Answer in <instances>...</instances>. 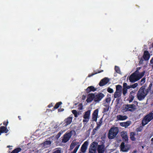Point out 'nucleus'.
<instances>
[{
    "instance_id": "nucleus-8",
    "label": "nucleus",
    "mask_w": 153,
    "mask_h": 153,
    "mask_svg": "<svg viewBox=\"0 0 153 153\" xmlns=\"http://www.w3.org/2000/svg\"><path fill=\"white\" fill-rule=\"evenodd\" d=\"M110 79L107 77H105L101 79L99 85L100 86H102L107 84L109 81Z\"/></svg>"
},
{
    "instance_id": "nucleus-29",
    "label": "nucleus",
    "mask_w": 153,
    "mask_h": 153,
    "mask_svg": "<svg viewBox=\"0 0 153 153\" xmlns=\"http://www.w3.org/2000/svg\"><path fill=\"white\" fill-rule=\"evenodd\" d=\"M122 111L123 112L128 111V105H123L122 108Z\"/></svg>"
},
{
    "instance_id": "nucleus-16",
    "label": "nucleus",
    "mask_w": 153,
    "mask_h": 153,
    "mask_svg": "<svg viewBox=\"0 0 153 153\" xmlns=\"http://www.w3.org/2000/svg\"><path fill=\"white\" fill-rule=\"evenodd\" d=\"M88 142L87 141L85 142L82 145L81 148V151L82 152H85L87 148Z\"/></svg>"
},
{
    "instance_id": "nucleus-42",
    "label": "nucleus",
    "mask_w": 153,
    "mask_h": 153,
    "mask_svg": "<svg viewBox=\"0 0 153 153\" xmlns=\"http://www.w3.org/2000/svg\"><path fill=\"white\" fill-rule=\"evenodd\" d=\"M137 85H138L137 83H135L134 84L131 85V88H136L137 86Z\"/></svg>"
},
{
    "instance_id": "nucleus-31",
    "label": "nucleus",
    "mask_w": 153,
    "mask_h": 153,
    "mask_svg": "<svg viewBox=\"0 0 153 153\" xmlns=\"http://www.w3.org/2000/svg\"><path fill=\"white\" fill-rule=\"evenodd\" d=\"M94 100L95 101H99L102 98V96H94Z\"/></svg>"
},
{
    "instance_id": "nucleus-20",
    "label": "nucleus",
    "mask_w": 153,
    "mask_h": 153,
    "mask_svg": "<svg viewBox=\"0 0 153 153\" xmlns=\"http://www.w3.org/2000/svg\"><path fill=\"white\" fill-rule=\"evenodd\" d=\"M117 118L118 120H123L126 119L127 117L126 116L119 115L117 116Z\"/></svg>"
},
{
    "instance_id": "nucleus-57",
    "label": "nucleus",
    "mask_w": 153,
    "mask_h": 153,
    "mask_svg": "<svg viewBox=\"0 0 153 153\" xmlns=\"http://www.w3.org/2000/svg\"><path fill=\"white\" fill-rule=\"evenodd\" d=\"M107 100H108V101H109V100H110V99H109H109H107Z\"/></svg>"
},
{
    "instance_id": "nucleus-56",
    "label": "nucleus",
    "mask_w": 153,
    "mask_h": 153,
    "mask_svg": "<svg viewBox=\"0 0 153 153\" xmlns=\"http://www.w3.org/2000/svg\"><path fill=\"white\" fill-rule=\"evenodd\" d=\"M151 141L153 142V138L151 139Z\"/></svg>"
},
{
    "instance_id": "nucleus-2",
    "label": "nucleus",
    "mask_w": 153,
    "mask_h": 153,
    "mask_svg": "<svg viewBox=\"0 0 153 153\" xmlns=\"http://www.w3.org/2000/svg\"><path fill=\"white\" fill-rule=\"evenodd\" d=\"M153 119V114L150 113L146 116L142 120V123L143 126L147 124L150 121Z\"/></svg>"
},
{
    "instance_id": "nucleus-33",
    "label": "nucleus",
    "mask_w": 153,
    "mask_h": 153,
    "mask_svg": "<svg viewBox=\"0 0 153 153\" xmlns=\"http://www.w3.org/2000/svg\"><path fill=\"white\" fill-rule=\"evenodd\" d=\"M62 102H57L55 105V106L54 108V109H57L59 108V106L62 104Z\"/></svg>"
},
{
    "instance_id": "nucleus-34",
    "label": "nucleus",
    "mask_w": 153,
    "mask_h": 153,
    "mask_svg": "<svg viewBox=\"0 0 153 153\" xmlns=\"http://www.w3.org/2000/svg\"><path fill=\"white\" fill-rule=\"evenodd\" d=\"M122 89V93L123 94L125 95L127 93V89L126 88H123Z\"/></svg>"
},
{
    "instance_id": "nucleus-14",
    "label": "nucleus",
    "mask_w": 153,
    "mask_h": 153,
    "mask_svg": "<svg viewBox=\"0 0 153 153\" xmlns=\"http://www.w3.org/2000/svg\"><path fill=\"white\" fill-rule=\"evenodd\" d=\"M105 150V146L103 145L98 146L97 151L99 153H103Z\"/></svg>"
},
{
    "instance_id": "nucleus-32",
    "label": "nucleus",
    "mask_w": 153,
    "mask_h": 153,
    "mask_svg": "<svg viewBox=\"0 0 153 153\" xmlns=\"http://www.w3.org/2000/svg\"><path fill=\"white\" fill-rule=\"evenodd\" d=\"M20 148H17L13 150L11 153H18L21 151Z\"/></svg>"
},
{
    "instance_id": "nucleus-15",
    "label": "nucleus",
    "mask_w": 153,
    "mask_h": 153,
    "mask_svg": "<svg viewBox=\"0 0 153 153\" xmlns=\"http://www.w3.org/2000/svg\"><path fill=\"white\" fill-rule=\"evenodd\" d=\"M98 110L97 109L94 111V113L92 114V119L93 120L96 121L98 117Z\"/></svg>"
},
{
    "instance_id": "nucleus-30",
    "label": "nucleus",
    "mask_w": 153,
    "mask_h": 153,
    "mask_svg": "<svg viewBox=\"0 0 153 153\" xmlns=\"http://www.w3.org/2000/svg\"><path fill=\"white\" fill-rule=\"evenodd\" d=\"M114 70L117 73L119 74H121V71L119 67L115 66Z\"/></svg>"
},
{
    "instance_id": "nucleus-3",
    "label": "nucleus",
    "mask_w": 153,
    "mask_h": 153,
    "mask_svg": "<svg viewBox=\"0 0 153 153\" xmlns=\"http://www.w3.org/2000/svg\"><path fill=\"white\" fill-rule=\"evenodd\" d=\"M90 114L91 111L90 110H88L84 113L83 116V122L85 124L89 121L90 118Z\"/></svg>"
},
{
    "instance_id": "nucleus-10",
    "label": "nucleus",
    "mask_w": 153,
    "mask_h": 153,
    "mask_svg": "<svg viewBox=\"0 0 153 153\" xmlns=\"http://www.w3.org/2000/svg\"><path fill=\"white\" fill-rule=\"evenodd\" d=\"M147 92V91L146 92L145 89L142 87L138 91L137 96H146Z\"/></svg>"
},
{
    "instance_id": "nucleus-46",
    "label": "nucleus",
    "mask_w": 153,
    "mask_h": 153,
    "mask_svg": "<svg viewBox=\"0 0 153 153\" xmlns=\"http://www.w3.org/2000/svg\"><path fill=\"white\" fill-rule=\"evenodd\" d=\"M150 64L153 65V57L152 58L150 61Z\"/></svg>"
},
{
    "instance_id": "nucleus-39",
    "label": "nucleus",
    "mask_w": 153,
    "mask_h": 153,
    "mask_svg": "<svg viewBox=\"0 0 153 153\" xmlns=\"http://www.w3.org/2000/svg\"><path fill=\"white\" fill-rule=\"evenodd\" d=\"M78 108L79 110H81L83 109V106L82 103L79 104L78 105Z\"/></svg>"
},
{
    "instance_id": "nucleus-27",
    "label": "nucleus",
    "mask_w": 153,
    "mask_h": 153,
    "mask_svg": "<svg viewBox=\"0 0 153 153\" xmlns=\"http://www.w3.org/2000/svg\"><path fill=\"white\" fill-rule=\"evenodd\" d=\"M137 135L135 133L133 132H131L130 133V138L132 140L134 141L136 139L135 136Z\"/></svg>"
},
{
    "instance_id": "nucleus-40",
    "label": "nucleus",
    "mask_w": 153,
    "mask_h": 153,
    "mask_svg": "<svg viewBox=\"0 0 153 153\" xmlns=\"http://www.w3.org/2000/svg\"><path fill=\"white\" fill-rule=\"evenodd\" d=\"M145 96H136L139 100H141L144 98Z\"/></svg>"
},
{
    "instance_id": "nucleus-4",
    "label": "nucleus",
    "mask_w": 153,
    "mask_h": 153,
    "mask_svg": "<svg viewBox=\"0 0 153 153\" xmlns=\"http://www.w3.org/2000/svg\"><path fill=\"white\" fill-rule=\"evenodd\" d=\"M78 142L76 140H74L72 142L70 146V149L72 150L76 146V147L73 152L71 153H76L80 146L78 144Z\"/></svg>"
},
{
    "instance_id": "nucleus-28",
    "label": "nucleus",
    "mask_w": 153,
    "mask_h": 153,
    "mask_svg": "<svg viewBox=\"0 0 153 153\" xmlns=\"http://www.w3.org/2000/svg\"><path fill=\"white\" fill-rule=\"evenodd\" d=\"M87 96H104V95L101 93L99 92L97 94L95 92L94 93H89Z\"/></svg>"
},
{
    "instance_id": "nucleus-17",
    "label": "nucleus",
    "mask_w": 153,
    "mask_h": 153,
    "mask_svg": "<svg viewBox=\"0 0 153 153\" xmlns=\"http://www.w3.org/2000/svg\"><path fill=\"white\" fill-rule=\"evenodd\" d=\"M131 124V122L128 121L125 122H122L120 123V125L122 127H124L125 128H127L128 126Z\"/></svg>"
},
{
    "instance_id": "nucleus-6",
    "label": "nucleus",
    "mask_w": 153,
    "mask_h": 153,
    "mask_svg": "<svg viewBox=\"0 0 153 153\" xmlns=\"http://www.w3.org/2000/svg\"><path fill=\"white\" fill-rule=\"evenodd\" d=\"M122 87L120 85L116 86V91L114 96H121L122 93Z\"/></svg>"
},
{
    "instance_id": "nucleus-54",
    "label": "nucleus",
    "mask_w": 153,
    "mask_h": 153,
    "mask_svg": "<svg viewBox=\"0 0 153 153\" xmlns=\"http://www.w3.org/2000/svg\"><path fill=\"white\" fill-rule=\"evenodd\" d=\"M134 73H139V71L138 69Z\"/></svg>"
},
{
    "instance_id": "nucleus-11",
    "label": "nucleus",
    "mask_w": 153,
    "mask_h": 153,
    "mask_svg": "<svg viewBox=\"0 0 153 153\" xmlns=\"http://www.w3.org/2000/svg\"><path fill=\"white\" fill-rule=\"evenodd\" d=\"M150 57V54L148 51L146 50L144 51L143 58L145 61H148Z\"/></svg>"
},
{
    "instance_id": "nucleus-21",
    "label": "nucleus",
    "mask_w": 153,
    "mask_h": 153,
    "mask_svg": "<svg viewBox=\"0 0 153 153\" xmlns=\"http://www.w3.org/2000/svg\"><path fill=\"white\" fill-rule=\"evenodd\" d=\"M97 145V142H94L91 145V148L90 149L96 151Z\"/></svg>"
},
{
    "instance_id": "nucleus-51",
    "label": "nucleus",
    "mask_w": 153,
    "mask_h": 153,
    "mask_svg": "<svg viewBox=\"0 0 153 153\" xmlns=\"http://www.w3.org/2000/svg\"><path fill=\"white\" fill-rule=\"evenodd\" d=\"M53 106V105H52V103H51V104L48 105V108H50L51 107H52Z\"/></svg>"
},
{
    "instance_id": "nucleus-7",
    "label": "nucleus",
    "mask_w": 153,
    "mask_h": 153,
    "mask_svg": "<svg viewBox=\"0 0 153 153\" xmlns=\"http://www.w3.org/2000/svg\"><path fill=\"white\" fill-rule=\"evenodd\" d=\"M129 80L130 82H134L137 81V77L136 73H134L132 74L129 76Z\"/></svg>"
},
{
    "instance_id": "nucleus-55",
    "label": "nucleus",
    "mask_w": 153,
    "mask_h": 153,
    "mask_svg": "<svg viewBox=\"0 0 153 153\" xmlns=\"http://www.w3.org/2000/svg\"><path fill=\"white\" fill-rule=\"evenodd\" d=\"M137 152V151H134L132 153H136Z\"/></svg>"
},
{
    "instance_id": "nucleus-59",
    "label": "nucleus",
    "mask_w": 153,
    "mask_h": 153,
    "mask_svg": "<svg viewBox=\"0 0 153 153\" xmlns=\"http://www.w3.org/2000/svg\"><path fill=\"white\" fill-rule=\"evenodd\" d=\"M142 147L143 148V146H142Z\"/></svg>"
},
{
    "instance_id": "nucleus-60",
    "label": "nucleus",
    "mask_w": 153,
    "mask_h": 153,
    "mask_svg": "<svg viewBox=\"0 0 153 153\" xmlns=\"http://www.w3.org/2000/svg\"><path fill=\"white\" fill-rule=\"evenodd\" d=\"M115 97V98H116V96H114Z\"/></svg>"
},
{
    "instance_id": "nucleus-12",
    "label": "nucleus",
    "mask_w": 153,
    "mask_h": 153,
    "mask_svg": "<svg viewBox=\"0 0 153 153\" xmlns=\"http://www.w3.org/2000/svg\"><path fill=\"white\" fill-rule=\"evenodd\" d=\"M71 136V134L70 133H68L65 134L62 139V142L64 143L67 142L69 140Z\"/></svg>"
},
{
    "instance_id": "nucleus-50",
    "label": "nucleus",
    "mask_w": 153,
    "mask_h": 153,
    "mask_svg": "<svg viewBox=\"0 0 153 153\" xmlns=\"http://www.w3.org/2000/svg\"><path fill=\"white\" fill-rule=\"evenodd\" d=\"M8 123V121H7V122H4L3 123V124L4 125H5L6 126H7V124Z\"/></svg>"
},
{
    "instance_id": "nucleus-38",
    "label": "nucleus",
    "mask_w": 153,
    "mask_h": 153,
    "mask_svg": "<svg viewBox=\"0 0 153 153\" xmlns=\"http://www.w3.org/2000/svg\"><path fill=\"white\" fill-rule=\"evenodd\" d=\"M145 79L146 78L145 77L143 78L141 80H140V85H143L145 82Z\"/></svg>"
},
{
    "instance_id": "nucleus-53",
    "label": "nucleus",
    "mask_w": 153,
    "mask_h": 153,
    "mask_svg": "<svg viewBox=\"0 0 153 153\" xmlns=\"http://www.w3.org/2000/svg\"><path fill=\"white\" fill-rule=\"evenodd\" d=\"M152 86V84L151 83V84H150L149 86V88H151V86Z\"/></svg>"
},
{
    "instance_id": "nucleus-49",
    "label": "nucleus",
    "mask_w": 153,
    "mask_h": 153,
    "mask_svg": "<svg viewBox=\"0 0 153 153\" xmlns=\"http://www.w3.org/2000/svg\"><path fill=\"white\" fill-rule=\"evenodd\" d=\"M58 127V124H55L54 125V128H57Z\"/></svg>"
},
{
    "instance_id": "nucleus-37",
    "label": "nucleus",
    "mask_w": 153,
    "mask_h": 153,
    "mask_svg": "<svg viewBox=\"0 0 153 153\" xmlns=\"http://www.w3.org/2000/svg\"><path fill=\"white\" fill-rule=\"evenodd\" d=\"M63 132L61 131L59 132L57 134L55 138L56 139H57L60 137L61 135L63 133Z\"/></svg>"
},
{
    "instance_id": "nucleus-45",
    "label": "nucleus",
    "mask_w": 153,
    "mask_h": 153,
    "mask_svg": "<svg viewBox=\"0 0 153 153\" xmlns=\"http://www.w3.org/2000/svg\"><path fill=\"white\" fill-rule=\"evenodd\" d=\"M127 85V84L126 83L124 82L123 83V88H126Z\"/></svg>"
},
{
    "instance_id": "nucleus-48",
    "label": "nucleus",
    "mask_w": 153,
    "mask_h": 153,
    "mask_svg": "<svg viewBox=\"0 0 153 153\" xmlns=\"http://www.w3.org/2000/svg\"><path fill=\"white\" fill-rule=\"evenodd\" d=\"M131 88V85H127L126 88L127 89H129Z\"/></svg>"
},
{
    "instance_id": "nucleus-26",
    "label": "nucleus",
    "mask_w": 153,
    "mask_h": 153,
    "mask_svg": "<svg viewBox=\"0 0 153 153\" xmlns=\"http://www.w3.org/2000/svg\"><path fill=\"white\" fill-rule=\"evenodd\" d=\"M103 71V70H102L101 71L98 70V71H97V72H96L95 71H94V73L91 74H89L88 76V77H91L92 76H93L95 74H96L98 73H100L102 72Z\"/></svg>"
},
{
    "instance_id": "nucleus-24",
    "label": "nucleus",
    "mask_w": 153,
    "mask_h": 153,
    "mask_svg": "<svg viewBox=\"0 0 153 153\" xmlns=\"http://www.w3.org/2000/svg\"><path fill=\"white\" fill-rule=\"evenodd\" d=\"M51 143V141L49 140L46 141L44 142L43 144L44 148H47L49 147Z\"/></svg>"
},
{
    "instance_id": "nucleus-35",
    "label": "nucleus",
    "mask_w": 153,
    "mask_h": 153,
    "mask_svg": "<svg viewBox=\"0 0 153 153\" xmlns=\"http://www.w3.org/2000/svg\"><path fill=\"white\" fill-rule=\"evenodd\" d=\"M93 99V98L92 97V96H89V97L86 100V101L87 102H89L91 101Z\"/></svg>"
},
{
    "instance_id": "nucleus-1",
    "label": "nucleus",
    "mask_w": 153,
    "mask_h": 153,
    "mask_svg": "<svg viewBox=\"0 0 153 153\" xmlns=\"http://www.w3.org/2000/svg\"><path fill=\"white\" fill-rule=\"evenodd\" d=\"M119 130L117 127H114L111 128L108 134V137L110 139L114 138L118 132Z\"/></svg>"
},
{
    "instance_id": "nucleus-18",
    "label": "nucleus",
    "mask_w": 153,
    "mask_h": 153,
    "mask_svg": "<svg viewBox=\"0 0 153 153\" xmlns=\"http://www.w3.org/2000/svg\"><path fill=\"white\" fill-rule=\"evenodd\" d=\"M121 135L122 138L124 139L125 141H127L128 140L127 133L126 131H123L121 133Z\"/></svg>"
},
{
    "instance_id": "nucleus-43",
    "label": "nucleus",
    "mask_w": 153,
    "mask_h": 153,
    "mask_svg": "<svg viewBox=\"0 0 153 153\" xmlns=\"http://www.w3.org/2000/svg\"><path fill=\"white\" fill-rule=\"evenodd\" d=\"M53 153H62L61 150L57 149L54 151Z\"/></svg>"
},
{
    "instance_id": "nucleus-41",
    "label": "nucleus",
    "mask_w": 153,
    "mask_h": 153,
    "mask_svg": "<svg viewBox=\"0 0 153 153\" xmlns=\"http://www.w3.org/2000/svg\"><path fill=\"white\" fill-rule=\"evenodd\" d=\"M107 90L108 92L110 93H111L113 92V89L110 88H108Z\"/></svg>"
},
{
    "instance_id": "nucleus-58",
    "label": "nucleus",
    "mask_w": 153,
    "mask_h": 153,
    "mask_svg": "<svg viewBox=\"0 0 153 153\" xmlns=\"http://www.w3.org/2000/svg\"><path fill=\"white\" fill-rule=\"evenodd\" d=\"M152 47H153V42L152 43Z\"/></svg>"
},
{
    "instance_id": "nucleus-22",
    "label": "nucleus",
    "mask_w": 153,
    "mask_h": 153,
    "mask_svg": "<svg viewBox=\"0 0 153 153\" xmlns=\"http://www.w3.org/2000/svg\"><path fill=\"white\" fill-rule=\"evenodd\" d=\"M145 71H143V72L137 74L136 73V75L137 78V80H138L140 79L144 75Z\"/></svg>"
},
{
    "instance_id": "nucleus-5",
    "label": "nucleus",
    "mask_w": 153,
    "mask_h": 153,
    "mask_svg": "<svg viewBox=\"0 0 153 153\" xmlns=\"http://www.w3.org/2000/svg\"><path fill=\"white\" fill-rule=\"evenodd\" d=\"M120 150L123 152H127L129 150L130 146L126 143L122 142L120 146Z\"/></svg>"
},
{
    "instance_id": "nucleus-19",
    "label": "nucleus",
    "mask_w": 153,
    "mask_h": 153,
    "mask_svg": "<svg viewBox=\"0 0 153 153\" xmlns=\"http://www.w3.org/2000/svg\"><path fill=\"white\" fill-rule=\"evenodd\" d=\"M137 108V106L134 105H128V111H133Z\"/></svg>"
},
{
    "instance_id": "nucleus-13",
    "label": "nucleus",
    "mask_w": 153,
    "mask_h": 153,
    "mask_svg": "<svg viewBox=\"0 0 153 153\" xmlns=\"http://www.w3.org/2000/svg\"><path fill=\"white\" fill-rule=\"evenodd\" d=\"M97 90V88H95L93 86H88L86 89V92L87 93H89L91 92H94Z\"/></svg>"
},
{
    "instance_id": "nucleus-44",
    "label": "nucleus",
    "mask_w": 153,
    "mask_h": 153,
    "mask_svg": "<svg viewBox=\"0 0 153 153\" xmlns=\"http://www.w3.org/2000/svg\"><path fill=\"white\" fill-rule=\"evenodd\" d=\"M96 152V151L93 150L92 149H89V152L88 153H95Z\"/></svg>"
},
{
    "instance_id": "nucleus-52",
    "label": "nucleus",
    "mask_w": 153,
    "mask_h": 153,
    "mask_svg": "<svg viewBox=\"0 0 153 153\" xmlns=\"http://www.w3.org/2000/svg\"><path fill=\"white\" fill-rule=\"evenodd\" d=\"M134 93V92L133 91H131L130 93V95H131V96H132V93Z\"/></svg>"
},
{
    "instance_id": "nucleus-47",
    "label": "nucleus",
    "mask_w": 153,
    "mask_h": 153,
    "mask_svg": "<svg viewBox=\"0 0 153 153\" xmlns=\"http://www.w3.org/2000/svg\"><path fill=\"white\" fill-rule=\"evenodd\" d=\"M58 110L59 112H61L63 111L64 110V109L63 108H59Z\"/></svg>"
},
{
    "instance_id": "nucleus-9",
    "label": "nucleus",
    "mask_w": 153,
    "mask_h": 153,
    "mask_svg": "<svg viewBox=\"0 0 153 153\" xmlns=\"http://www.w3.org/2000/svg\"><path fill=\"white\" fill-rule=\"evenodd\" d=\"M72 120V117H69L65 119L62 123H63L62 125L63 126H66L71 123Z\"/></svg>"
},
{
    "instance_id": "nucleus-25",
    "label": "nucleus",
    "mask_w": 153,
    "mask_h": 153,
    "mask_svg": "<svg viewBox=\"0 0 153 153\" xmlns=\"http://www.w3.org/2000/svg\"><path fill=\"white\" fill-rule=\"evenodd\" d=\"M8 130L6 128L3 126L1 127V128L0 127V135L1 134V133L5 132L7 133L8 131Z\"/></svg>"
},
{
    "instance_id": "nucleus-36",
    "label": "nucleus",
    "mask_w": 153,
    "mask_h": 153,
    "mask_svg": "<svg viewBox=\"0 0 153 153\" xmlns=\"http://www.w3.org/2000/svg\"><path fill=\"white\" fill-rule=\"evenodd\" d=\"M134 98V96H129L127 100L129 101V102H130L133 101Z\"/></svg>"
},
{
    "instance_id": "nucleus-23",
    "label": "nucleus",
    "mask_w": 153,
    "mask_h": 153,
    "mask_svg": "<svg viewBox=\"0 0 153 153\" xmlns=\"http://www.w3.org/2000/svg\"><path fill=\"white\" fill-rule=\"evenodd\" d=\"M72 113L74 114V116L76 117H77L81 114L80 112H77L76 110H72Z\"/></svg>"
}]
</instances>
